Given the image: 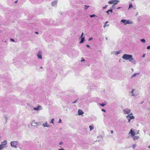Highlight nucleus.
<instances>
[{"instance_id": "1", "label": "nucleus", "mask_w": 150, "mask_h": 150, "mask_svg": "<svg viewBox=\"0 0 150 150\" xmlns=\"http://www.w3.org/2000/svg\"><path fill=\"white\" fill-rule=\"evenodd\" d=\"M131 54H124L122 56L123 59L126 60H129V62L134 64H135L136 61L134 60Z\"/></svg>"}, {"instance_id": "2", "label": "nucleus", "mask_w": 150, "mask_h": 150, "mask_svg": "<svg viewBox=\"0 0 150 150\" xmlns=\"http://www.w3.org/2000/svg\"><path fill=\"white\" fill-rule=\"evenodd\" d=\"M7 142L6 140H5L1 142L0 145V150L3 149L4 148L6 147L7 144Z\"/></svg>"}, {"instance_id": "3", "label": "nucleus", "mask_w": 150, "mask_h": 150, "mask_svg": "<svg viewBox=\"0 0 150 150\" xmlns=\"http://www.w3.org/2000/svg\"><path fill=\"white\" fill-rule=\"evenodd\" d=\"M132 115V113H131L126 116V117L128 120V122H130L131 120L134 119V116H133Z\"/></svg>"}, {"instance_id": "4", "label": "nucleus", "mask_w": 150, "mask_h": 150, "mask_svg": "<svg viewBox=\"0 0 150 150\" xmlns=\"http://www.w3.org/2000/svg\"><path fill=\"white\" fill-rule=\"evenodd\" d=\"M18 143V141H12L11 142L10 145L11 146L15 148H17V145Z\"/></svg>"}, {"instance_id": "5", "label": "nucleus", "mask_w": 150, "mask_h": 150, "mask_svg": "<svg viewBox=\"0 0 150 150\" xmlns=\"http://www.w3.org/2000/svg\"><path fill=\"white\" fill-rule=\"evenodd\" d=\"M120 22L123 23L124 25L132 23V21H130L129 20H127L125 19H122L121 20Z\"/></svg>"}, {"instance_id": "6", "label": "nucleus", "mask_w": 150, "mask_h": 150, "mask_svg": "<svg viewBox=\"0 0 150 150\" xmlns=\"http://www.w3.org/2000/svg\"><path fill=\"white\" fill-rule=\"evenodd\" d=\"M119 2L118 0H111L108 1V3L110 4H114V5H115Z\"/></svg>"}, {"instance_id": "7", "label": "nucleus", "mask_w": 150, "mask_h": 150, "mask_svg": "<svg viewBox=\"0 0 150 150\" xmlns=\"http://www.w3.org/2000/svg\"><path fill=\"white\" fill-rule=\"evenodd\" d=\"M37 56L38 59H42V52L41 51H39L37 54Z\"/></svg>"}, {"instance_id": "8", "label": "nucleus", "mask_w": 150, "mask_h": 150, "mask_svg": "<svg viewBox=\"0 0 150 150\" xmlns=\"http://www.w3.org/2000/svg\"><path fill=\"white\" fill-rule=\"evenodd\" d=\"M123 112L124 114H129L131 112V110L128 108H126L123 110Z\"/></svg>"}, {"instance_id": "9", "label": "nucleus", "mask_w": 150, "mask_h": 150, "mask_svg": "<svg viewBox=\"0 0 150 150\" xmlns=\"http://www.w3.org/2000/svg\"><path fill=\"white\" fill-rule=\"evenodd\" d=\"M42 109V106L38 105L36 108H34L33 110L35 111H38L41 110Z\"/></svg>"}, {"instance_id": "10", "label": "nucleus", "mask_w": 150, "mask_h": 150, "mask_svg": "<svg viewBox=\"0 0 150 150\" xmlns=\"http://www.w3.org/2000/svg\"><path fill=\"white\" fill-rule=\"evenodd\" d=\"M38 123L36 122L35 121V120H33L32 121V122L31 124V126H34V127H36L37 128L38 127L37 125H35V124L38 125Z\"/></svg>"}, {"instance_id": "11", "label": "nucleus", "mask_w": 150, "mask_h": 150, "mask_svg": "<svg viewBox=\"0 0 150 150\" xmlns=\"http://www.w3.org/2000/svg\"><path fill=\"white\" fill-rule=\"evenodd\" d=\"M129 134H131V136L132 137H133L135 136L136 134L135 132L133 131L132 129H131L129 133Z\"/></svg>"}, {"instance_id": "12", "label": "nucleus", "mask_w": 150, "mask_h": 150, "mask_svg": "<svg viewBox=\"0 0 150 150\" xmlns=\"http://www.w3.org/2000/svg\"><path fill=\"white\" fill-rule=\"evenodd\" d=\"M83 33H82L81 36L80 37V38L81 39V40L80 41L79 43H82L85 40V38L84 37H83Z\"/></svg>"}, {"instance_id": "13", "label": "nucleus", "mask_w": 150, "mask_h": 150, "mask_svg": "<svg viewBox=\"0 0 150 150\" xmlns=\"http://www.w3.org/2000/svg\"><path fill=\"white\" fill-rule=\"evenodd\" d=\"M42 126L45 127H50L51 126V125L48 124L47 121L45 122V123H43Z\"/></svg>"}, {"instance_id": "14", "label": "nucleus", "mask_w": 150, "mask_h": 150, "mask_svg": "<svg viewBox=\"0 0 150 150\" xmlns=\"http://www.w3.org/2000/svg\"><path fill=\"white\" fill-rule=\"evenodd\" d=\"M57 0H55L53 1L52 2L51 5L52 6H55L57 4Z\"/></svg>"}, {"instance_id": "15", "label": "nucleus", "mask_w": 150, "mask_h": 150, "mask_svg": "<svg viewBox=\"0 0 150 150\" xmlns=\"http://www.w3.org/2000/svg\"><path fill=\"white\" fill-rule=\"evenodd\" d=\"M78 115H81L83 114L84 113L83 111L80 109H79L78 111Z\"/></svg>"}, {"instance_id": "16", "label": "nucleus", "mask_w": 150, "mask_h": 150, "mask_svg": "<svg viewBox=\"0 0 150 150\" xmlns=\"http://www.w3.org/2000/svg\"><path fill=\"white\" fill-rule=\"evenodd\" d=\"M110 12L111 13H112V10L111 8H110V9L107 11L106 13L108 14L109 15L110 14Z\"/></svg>"}, {"instance_id": "17", "label": "nucleus", "mask_w": 150, "mask_h": 150, "mask_svg": "<svg viewBox=\"0 0 150 150\" xmlns=\"http://www.w3.org/2000/svg\"><path fill=\"white\" fill-rule=\"evenodd\" d=\"M139 75V73H135L134 74L131 76V78H133L134 77L136 76H138Z\"/></svg>"}, {"instance_id": "18", "label": "nucleus", "mask_w": 150, "mask_h": 150, "mask_svg": "<svg viewBox=\"0 0 150 150\" xmlns=\"http://www.w3.org/2000/svg\"><path fill=\"white\" fill-rule=\"evenodd\" d=\"M139 138V136H135L134 137L133 136V139L134 140H135L136 139H138Z\"/></svg>"}, {"instance_id": "19", "label": "nucleus", "mask_w": 150, "mask_h": 150, "mask_svg": "<svg viewBox=\"0 0 150 150\" xmlns=\"http://www.w3.org/2000/svg\"><path fill=\"white\" fill-rule=\"evenodd\" d=\"M121 52V50H120L119 51H115V54L116 55H117L120 54Z\"/></svg>"}, {"instance_id": "20", "label": "nucleus", "mask_w": 150, "mask_h": 150, "mask_svg": "<svg viewBox=\"0 0 150 150\" xmlns=\"http://www.w3.org/2000/svg\"><path fill=\"white\" fill-rule=\"evenodd\" d=\"M89 128L90 129V131H91V130H92L93 129L94 126H93L91 125L89 126Z\"/></svg>"}, {"instance_id": "21", "label": "nucleus", "mask_w": 150, "mask_h": 150, "mask_svg": "<svg viewBox=\"0 0 150 150\" xmlns=\"http://www.w3.org/2000/svg\"><path fill=\"white\" fill-rule=\"evenodd\" d=\"M108 22V21H106L105 23V25H104V26H103V27L104 28H105L106 26H109V24H107V23Z\"/></svg>"}, {"instance_id": "22", "label": "nucleus", "mask_w": 150, "mask_h": 150, "mask_svg": "<svg viewBox=\"0 0 150 150\" xmlns=\"http://www.w3.org/2000/svg\"><path fill=\"white\" fill-rule=\"evenodd\" d=\"M133 7L132 4L131 3L129 4V8H130Z\"/></svg>"}, {"instance_id": "23", "label": "nucleus", "mask_w": 150, "mask_h": 150, "mask_svg": "<svg viewBox=\"0 0 150 150\" xmlns=\"http://www.w3.org/2000/svg\"><path fill=\"white\" fill-rule=\"evenodd\" d=\"M140 40L141 42L144 43H145L146 42L145 40L144 39H141Z\"/></svg>"}, {"instance_id": "24", "label": "nucleus", "mask_w": 150, "mask_h": 150, "mask_svg": "<svg viewBox=\"0 0 150 150\" xmlns=\"http://www.w3.org/2000/svg\"><path fill=\"white\" fill-rule=\"evenodd\" d=\"M54 118H53L52 119L51 122H50V123H52L53 124H54Z\"/></svg>"}, {"instance_id": "25", "label": "nucleus", "mask_w": 150, "mask_h": 150, "mask_svg": "<svg viewBox=\"0 0 150 150\" xmlns=\"http://www.w3.org/2000/svg\"><path fill=\"white\" fill-rule=\"evenodd\" d=\"M99 104L102 106H104L106 105V104L104 103H100Z\"/></svg>"}, {"instance_id": "26", "label": "nucleus", "mask_w": 150, "mask_h": 150, "mask_svg": "<svg viewBox=\"0 0 150 150\" xmlns=\"http://www.w3.org/2000/svg\"><path fill=\"white\" fill-rule=\"evenodd\" d=\"M89 7V6H87L86 5H85L84 8L86 10Z\"/></svg>"}, {"instance_id": "27", "label": "nucleus", "mask_w": 150, "mask_h": 150, "mask_svg": "<svg viewBox=\"0 0 150 150\" xmlns=\"http://www.w3.org/2000/svg\"><path fill=\"white\" fill-rule=\"evenodd\" d=\"M137 96V94H135V93H134V94H132V95H131V96Z\"/></svg>"}, {"instance_id": "28", "label": "nucleus", "mask_w": 150, "mask_h": 150, "mask_svg": "<svg viewBox=\"0 0 150 150\" xmlns=\"http://www.w3.org/2000/svg\"><path fill=\"white\" fill-rule=\"evenodd\" d=\"M96 16V15H95V14H93V15H90V16L91 17V18H92L93 17H95Z\"/></svg>"}, {"instance_id": "29", "label": "nucleus", "mask_w": 150, "mask_h": 150, "mask_svg": "<svg viewBox=\"0 0 150 150\" xmlns=\"http://www.w3.org/2000/svg\"><path fill=\"white\" fill-rule=\"evenodd\" d=\"M115 51H112L111 52V54H115Z\"/></svg>"}, {"instance_id": "30", "label": "nucleus", "mask_w": 150, "mask_h": 150, "mask_svg": "<svg viewBox=\"0 0 150 150\" xmlns=\"http://www.w3.org/2000/svg\"><path fill=\"white\" fill-rule=\"evenodd\" d=\"M136 144H134L132 146V147L133 149H134L136 148Z\"/></svg>"}, {"instance_id": "31", "label": "nucleus", "mask_w": 150, "mask_h": 150, "mask_svg": "<svg viewBox=\"0 0 150 150\" xmlns=\"http://www.w3.org/2000/svg\"><path fill=\"white\" fill-rule=\"evenodd\" d=\"M10 40L11 41H12V42H15V40H14L13 39H12V38H10Z\"/></svg>"}, {"instance_id": "32", "label": "nucleus", "mask_w": 150, "mask_h": 150, "mask_svg": "<svg viewBox=\"0 0 150 150\" xmlns=\"http://www.w3.org/2000/svg\"><path fill=\"white\" fill-rule=\"evenodd\" d=\"M61 122H62V120H61V119H59V120L58 122V123H61Z\"/></svg>"}, {"instance_id": "33", "label": "nucleus", "mask_w": 150, "mask_h": 150, "mask_svg": "<svg viewBox=\"0 0 150 150\" xmlns=\"http://www.w3.org/2000/svg\"><path fill=\"white\" fill-rule=\"evenodd\" d=\"M134 89H133L132 90V91H131V93H132V94L134 93Z\"/></svg>"}, {"instance_id": "34", "label": "nucleus", "mask_w": 150, "mask_h": 150, "mask_svg": "<svg viewBox=\"0 0 150 150\" xmlns=\"http://www.w3.org/2000/svg\"><path fill=\"white\" fill-rule=\"evenodd\" d=\"M107 6V5H106L105 7H103V9H105L106 8Z\"/></svg>"}, {"instance_id": "35", "label": "nucleus", "mask_w": 150, "mask_h": 150, "mask_svg": "<svg viewBox=\"0 0 150 150\" xmlns=\"http://www.w3.org/2000/svg\"><path fill=\"white\" fill-rule=\"evenodd\" d=\"M147 49H150V46H149L147 47Z\"/></svg>"}, {"instance_id": "36", "label": "nucleus", "mask_w": 150, "mask_h": 150, "mask_svg": "<svg viewBox=\"0 0 150 150\" xmlns=\"http://www.w3.org/2000/svg\"><path fill=\"white\" fill-rule=\"evenodd\" d=\"M63 144V142H60L59 143V144L60 145H61L62 144Z\"/></svg>"}, {"instance_id": "37", "label": "nucleus", "mask_w": 150, "mask_h": 150, "mask_svg": "<svg viewBox=\"0 0 150 150\" xmlns=\"http://www.w3.org/2000/svg\"><path fill=\"white\" fill-rule=\"evenodd\" d=\"M85 61V59H82V60H81V62H84Z\"/></svg>"}, {"instance_id": "38", "label": "nucleus", "mask_w": 150, "mask_h": 150, "mask_svg": "<svg viewBox=\"0 0 150 150\" xmlns=\"http://www.w3.org/2000/svg\"><path fill=\"white\" fill-rule=\"evenodd\" d=\"M93 40V38L91 37V38H90L89 39V41H90V40Z\"/></svg>"}, {"instance_id": "39", "label": "nucleus", "mask_w": 150, "mask_h": 150, "mask_svg": "<svg viewBox=\"0 0 150 150\" xmlns=\"http://www.w3.org/2000/svg\"><path fill=\"white\" fill-rule=\"evenodd\" d=\"M86 46L87 47H88V48H90V46L89 45H86Z\"/></svg>"}, {"instance_id": "40", "label": "nucleus", "mask_w": 150, "mask_h": 150, "mask_svg": "<svg viewBox=\"0 0 150 150\" xmlns=\"http://www.w3.org/2000/svg\"><path fill=\"white\" fill-rule=\"evenodd\" d=\"M102 111L104 112H106L105 110V109H102Z\"/></svg>"}, {"instance_id": "41", "label": "nucleus", "mask_w": 150, "mask_h": 150, "mask_svg": "<svg viewBox=\"0 0 150 150\" xmlns=\"http://www.w3.org/2000/svg\"><path fill=\"white\" fill-rule=\"evenodd\" d=\"M110 132H111V134H113V131L111 130L110 131Z\"/></svg>"}, {"instance_id": "42", "label": "nucleus", "mask_w": 150, "mask_h": 150, "mask_svg": "<svg viewBox=\"0 0 150 150\" xmlns=\"http://www.w3.org/2000/svg\"><path fill=\"white\" fill-rule=\"evenodd\" d=\"M76 100L75 101H74V102H72L74 104V103H76Z\"/></svg>"}, {"instance_id": "43", "label": "nucleus", "mask_w": 150, "mask_h": 150, "mask_svg": "<svg viewBox=\"0 0 150 150\" xmlns=\"http://www.w3.org/2000/svg\"><path fill=\"white\" fill-rule=\"evenodd\" d=\"M145 57V54H144L143 56V57Z\"/></svg>"}, {"instance_id": "44", "label": "nucleus", "mask_w": 150, "mask_h": 150, "mask_svg": "<svg viewBox=\"0 0 150 150\" xmlns=\"http://www.w3.org/2000/svg\"><path fill=\"white\" fill-rule=\"evenodd\" d=\"M139 131H138V132H137V133L136 134H138L139 133Z\"/></svg>"}, {"instance_id": "45", "label": "nucleus", "mask_w": 150, "mask_h": 150, "mask_svg": "<svg viewBox=\"0 0 150 150\" xmlns=\"http://www.w3.org/2000/svg\"><path fill=\"white\" fill-rule=\"evenodd\" d=\"M35 33H36V34H38V32H35Z\"/></svg>"}, {"instance_id": "46", "label": "nucleus", "mask_w": 150, "mask_h": 150, "mask_svg": "<svg viewBox=\"0 0 150 150\" xmlns=\"http://www.w3.org/2000/svg\"><path fill=\"white\" fill-rule=\"evenodd\" d=\"M5 119H6V120H7V117H5Z\"/></svg>"}, {"instance_id": "47", "label": "nucleus", "mask_w": 150, "mask_h": 150, "mask_svg": "<svg viewBox=\"0 0 150 150\" xmlns=\"http://www.w3.org/2000/svg\"><path fill=\"white\" fill-rule=\"evenodd\" d=\"M148 148H150V145L148 146Z\"/></svg>"}, {"instance_id": "48", "label": "nucleus", "mask_w": 150, "mask_h": 150, "mask_svg": "<svg viewBox=\"0 0 150 150\" xmlns=\"http://www.w3.org/2000/svg\"><path fill=\"white\" fill-rule=\"evenodd\" d=\"M120 8H120V7H118V8H117V9H119Z\"/></svg>"}, {"instance_id": "49", "label": "nucleus", "mask_w": 150, "mask_h": 150, "mask_svg": "<svg viewBox=\"0 0 150 150\" xmlns=\"http://www.w3.org/2000/svg\"><path fill=\"white\" fill-rule=\"evenodd\" d=\"M105 39L107 40H108L107 38V37L105 38Z\"/></svg>"}, {"instance_id": "50", "label": "nucleus", "mask_w": 150, "mask_h": 150, "mask_svg": "<svg viewBox=\"0 0 150 150\" xmlns=\"http://www.w3.org/2000/svg\"><path fill=\"white\" fill-rule=\"evenodd\" d=\"M15 2L16 3L17 2V1H16Z\"/></svg>"}, {"instance_id": "51", "label": "nucleus", "mask_w": 150, "mask_h": 150, "mask_svg": "<svg viewBox=\"0 0 150 150\" xmlns=\"http://www.w3.org/2000/svg\"><path fill=\"white\" fill-rule=\"evenodd\" d=\"M40 67L41 68H42V67Z\"/></svg>"}, {"instance_id": "52", "label": "nucleus", "mask_w": 150, "mask_h": 150, "mask_svg": "<svg viewBox=\"0 0 150 150\" xmlns=\"http://www.w3.org/2000/svg\"><path fill=\"white\" fill-rule=\"evenodd\" d=\"M114 6V5H112V7Z\"/></svg>"}, {"instance_id": "53", "label": "nucleus", "mask_w": 150, "mask_h": 150, "mask_svg": "<svg viewBox=\"0 0 150 150\" xmlns=\"http://www.w3.org/2000/svg\"><path fill=\"white\" fill-rule=\"evenodd\" d=\"M1 137H0V139H1Z\"/></svg>"}]
</instances>
